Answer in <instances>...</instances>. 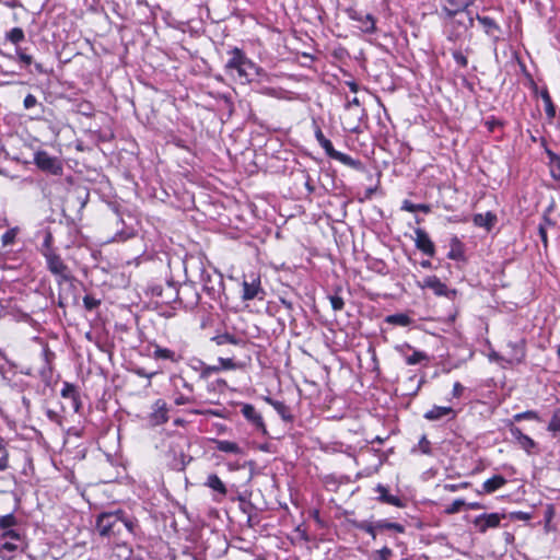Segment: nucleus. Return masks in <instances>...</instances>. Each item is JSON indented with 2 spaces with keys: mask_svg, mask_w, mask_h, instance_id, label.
I'll return each mask as SVG.
<instances>
[{
  "mask_svg": "<svg viewBox=\"0 0 560 560\" xmlns=\"http://www.w3.org/2000/svg\"><path fill=\"white\" fill-rule=\"evenodd\" d=\"M228 54L230 58L224 66L225 73L241 84H248L255 77L262 75L264 70L250 60L241 48L233 47Z\"/></svg>",
  "mask_w": 560,
  "mask_h": 560,
  "instance_id": "obj_1",
  "label": "nucleus"
},
{
  "mask_svg": "<svg viewBox=\"0 0 560 560\" xmlns=\"http://www.w3.org/2000/svg\"><path fill=\"white\" fill-rule=\"evenodd\" d=\"M18 518L13 513L0 516V556L4 558L7 553H14L24 547V538L19 529Z\"/></svg>",
  "mask_w": 560,
  "mask_h": 560,
  "instance_id": "obj_2",
  "label": "nucleus"
},
{
  "mask_svg": "<svg viewBox=\"0 0 560 560\" xmlns=\"http://www.w3.org/2000/svg\"><path fill=\"white\" fill-rule=\"evenodd\" d=\"M96 529L103 537H117L124 530L132 533L133 523L124 518V512L118 510L116 512H104L98 515L96 520Z\"/></svg>",
  "mask_w": 560,
  "mask_h": 560,
  "instance_id": "obj_3",
  "label": "nucleus"
},
{
  "mask_svg": "<svg viewBox=\"0 0 560 560\" xmlns=\"http://www.w3.org/2000/svg\"><path fill=\"white\" fill-rule=\"evenodd\" d=\"M315 138L319 145L325 150V153L330 158L334 159L347 166H350L352 168H360L361 162L358 160L352 159L350 155L342 153L340 151L335 150L332 143L330 140H328L322 129L319 127L315 130Z\"/></svg>",
  "mask_w": 560,
  "mask_h": 560,
  "instance_id": "obj_4",
  "label": "nucleus"
},
{
  "mask_svg": "<svg viewBox=\"0 0 560 560\" xmlns=\"http://www.w3.org/2000/svg\"><path fill=\"white\" fill-rule=\"evenodd\" d=\"M47 261L48 270L56 277L57 283L61 285L65 282H71L72 276L68 266L63 262L61 257L52 252L44 254Z\"/></svg>",
  "mask_w": 560,
  "mask_h": 560,
  "instance_id": "obj_5",
  "label": "nucleus"
},
{
  "mask_svg": "<svg viewBox=\"0 0 560 560\" xmlns=\"http://www.w3.org/2000/svg\"><path fill=\"white\" fill-rule=\"evenodd\" d=\"M202 289L211 300L218 301L224 293L223 276L218 272H203L201 276Z\"/></svg>",
  "mask_w": 560,
  "mask_h": 560,
  "instance_id": "obj_6",
  "label": "nucleus"
},
{
  "mask_svg": "<svg viewBox=\"0 0 560 560\" xmlns=\"http://www.w3.org/2000/svg\"><path fill=\"white\" fill-rule=\"evenodd\" d=\"M180 289L174 283L166 282L165 284H156L151 288L152 296L156 298L158 304L171 305L175 302H180L179 299Z\"/></svg>",
  "mask_w": 560,
  "mask_h": 560,
  "instance_id": "obj_7",
  "label": "nucleus"
},
{
  "mask_svg": "<svg viewBox=\"0 0 560 560\" xmlns=\"http://www.w3.org/2000/svg\"><path fill=\"white\" fill-rule=\"evenodd\" d=\"M348 18L357 22V27L364 33L373 34L376 31L375 18L370 13H363L355 8H348L346 10Z\"/></svg>",
  "mask_w": 560,
  "mask_h": 560,
  "instance_id": "obj_8",
  "label": "nucleus"
},
{
  "mask_svg": "<svg viewBox=\"0 0 560 560\" xmlns=\"http://www.w3.org/2000/svg\"><path fill=\"white\" fill-rule=\"evenodd\" d=\"M34 162L36 166L44 172H47L52 175L62 174L61 162L57 158L49 155L46 151L36 152L34 156Z\"/></svg>",
  "mask_w": 560,
  "mask_h": 560,
  "instance_id": "obj_9",
  "label": "nucleus"
},
{
  "mask_svg": "<svg viewBox=\"0 0 560 560\" xmlns=\"http://www.w3.org/2000/svg\"><path fill=\"white\" fill-rule=\"evenodd\" d=\"M265 295V291L261 287L260 277L255 276L254 273L250 276H245L243 280V294L242 299L244 301H250L254 299L262 300Z\"/></svg>",
  "mask_w": 560,
  "mask_h": 560,
  "instance_id": "obj_10",
  "label": "nucleus"
},
{
  "mask_svg": "<svg viewBox=\"0 0 560 560\" xmlns=\"http://www.w3.org/2000/svg\"><path fill=\"white\" fill-rule=\"evenodd\" d=\"M241 413L243 417L252 424V427L260 432L261 434H267V428L264 422L261 413L255 408V406L250 404H242L241 405Z\"/></svg>",
  "mask_w": 560,
  "mask_h": 560,
  "instance_id": "obj_11",
  "label": "nucleus"
},
{
  "mask_svg": "<svg viewBox=\"0 0 560 560\" xmlns=\"http://www.w3.org/2000/svg\"><path fill=\"white\" fill-rule=\"evenodd\" d=\"M148 420L152 427L161 425L168 421V408L163 399H158L153 402Z\"/></svg>",
  "mask_w": 560,
  "mask_h": 560,
  "instance_id": "obj_12",
  "label": "nucleus"
},
{
  "mask_svg": "<svg viewBox=\"0 0 560 560\" xmlns=\"http://www.w3.org/2000/svg\"><path fill=\"white\" fill-rule=\"evenodd\" d=\"M421 287L431 289L438 296L452 298L456 293L454 290H450L436 276L425 277Z\"/></svg>",
  "mask_w": 560,
  "mask_h": 560,
  "instance_id": "obj_13",
  "label": "nucleus"
},
{
  "mask_svg": "<svg viewBox=\"0 0 560 560\" xmlns=\"http://www.w3.org/2000/svg\"><path fill=\"white\" fill-rule=\"evenodd\" d=\"M415 234L416 247L423 254L428 255L429 257H433L435 255V246L431 241L429 234L423 229L420 228L415 230Z\"/></svg>",
  "mask_w": 560,
  "mask_h": 560,
  "instance_id": "obj_14",
  "label": "nucleus"
},
{
  "mask_svg": "<svg viewBox=\"0 0 560 560\" xmlns=\"http://www.w3.org/2000/svg\"><path fill=\"white\" fill-rule=\"evenodd\" d=\"M501 516L498 513L481 514L474 520V525L479 533H486L489 528L500 525Z\"/></svg>",
  "mask_w": 560,
  "mask_h": 560,
  "instance_id": "obj_15",
  "label": "nucleus"
},
{
  "mask_svg": "<svg viewBox=\"0 0 560 560\" xmlns=\"http://www.w3.org/2000/svg\"><path fill=\"white\" fill-rule=\"evenodd\" d=\"M477 21L482 25L485 33L490 36L495 44L500 39L501 27L499 24L489 16H482L477 14Z\"/></svg>",
  "mask_w": 560,
  "mask_h": 560,
  "instance_id": "obj_16",
  "label": "nucleus"
},
{
  "mask_svg": "<svg viewBox=\"0 0 560 560\" xmlns=\"http://www.w3.org/2000/svg\"><path fill=\"white\" fill-rule=\"evenodd\" d=\"M374 491L378 493L377 500L382 503H386L389 505H394L396 508H404L405 502L397 495H393L388 493V489L383 486L382 483H378Z\"/></svg>",
  "mask_w": 560,
  "mask_h": 560,
  "instance_id": "obj_17",
  "label": "nucleus"
},
{
  "mask_svg": "<svg viewBox=\"0 0 560 560\" xmlns=\"http://www.w3.org/2000/svg\"><path fill=\"white\" fill-rule=\"evenodd\" d=\"M510 433L527 453H529L532 448L536 447V442L528 435L524 434L522 430L513 423L510 424Z\"/></svg>",
  "mask_w": 560,
  "mask_h": 560,
  "instance_id": "obj_18",
  "label": "nucleus"
},
{
  "mask_svg": "<svg viewBox=\"0 0 560 560\" xmlns=\"http://www.w3.org/2000/svg\"><path fill=\"white\" fill-rule=\"evenodd\" d=\"M152 355L155 360H168L173 363H177L183 359V357L180 354L176 353L175 351H173L168 348H163L159 345L154 346Z\"/></svg>",
  "mask_w": 560,
  "mask_h": 560,
  "instance_id": "obj_19",
  "label": "nucleus"
},
{
  "mask_svg": "<svg viewBox=\"0 0 560 560\" xmlns=\"http://www.w3.org/2000/svg\"><path fill=\"white\" fill-rule=\"evenodd\" d=\"M472 222L476 226L485 228L487 231H491L497 223V215L491 211L487 213H477L472 218Z\"/></svg>",
  "mask_w": 560,
  "mask_h": 560,
  "instance_id": "obj_20",
  "label": "nucleus"
},
{
  "mask_svg": "<svg viewBox=\"0 0 560 560\" xmlns=\"http://www.w3.org/2000/svg\"><path fill=\"white\" fill-rule=\"evenodd\" d=\"M447 416H455V411L451 407L434 406L424 413V418L429 421H436Z\"/></svg>",
  "mask_w": 560,
  "mask_h": 560,
  "instance_id": "obj_21",
  "label": "nucleus"
},
{
  "mask_svg": "<svg viewBox=\"0 0 560 560\" xmlns=\"http://www.w3.org/2000/svg\"><path fill=\"white\" fill-rule=\"evenodd\" d=\"M450 7H443L442 12L448 19H454L457 14L467 11L468 7L472 4V0L464 2L462 4H456L454 0H446Z\"/></svg>",
  "mask_w": 560,
  "mask_h": 560,
  "instance_id": "obj_22",
  "label": "nucleus"
},
{
  "mask_svg": "<svg viewBox=\"0 0 560 560\" xmlns=\"http://www.w3.org/2000/svg\"><path fill=\"white\" fill-rule=\"evenodd\" d=\"M205 486L212 489L218 495H220V498L225 497L228 493L226 486L215 474H210L207 477Z\"/></svg>",
  "mask_w": 560,
  "mask_h": 560,
  "instance_id": "obj_23",
  "label": "nucleus"
},
{
  "mask_svg": "<svg viewBox=\"0 0 560 560\" xmlns=\"http://www.w3.org/2000/svg\"><path fill=\"white\" fill-rule=\"evenodd\" d=\"M61 396L71 400L72 408L78 411L80 408V397L77 387L73 384L65 383L61 389Z\"/></svg>",
  "mask_w": 560,
  "mask_h": 560,
  "instance_id": "obj_24",
  "label": "nucleus"
},
{
  "mask_svg": "<svg viewBox=\"0 0 560 560\" xmlns=\"http://www.w3.org/2000/svg\"><path fill=\"white\" fill-rule=\"evenodd\" d=\"M451 249L447 254V257L453 260H464L465 259V248L462 241L454 236L451 238L450 243Z\"/></svg>",
  "mask_w": 560,
  "mask_h": 560,
  "instance_id": "obj_25",
  "label": "nucleus"
},
{
  "mask_svg": "<svg viewBox=\"0 0 560 560\" xmlns=\"http://www.w3.org/2000/svg\"><path fill=\"white\" fill-rule=\"evenodd\" d=\"M506 483V479L501 475H495L487 479L482 483V491L486 493H492L503 487Z\"/></svg>",
  "mask_w": 560,
  "mask_h": 560,
  "instance_id": "obj_26",
  "label": "nucleus"
},
{
  "mask_svg": "<svg viewBox=\"0 0 560 560\" xmlns=\"http://www.w3.org/2000/svg\"><path fill=\"white\" fill-rule=\"evenodd\" d=\"M211 341L215 342L217 346H223L226 343L242 346L245 343L242 338H238L235 335L229 332L217 335L211 338Z\"/></svg>",
  "mask_w": 560,
  "mask_h": 560,
  "instance_id": "obj_27",
  "label": "nucleus"
},
{
  "mask_svg": "<svg viewBox=\"0 0 560 560\" xmlns=\"http://www.w3.org/2000/svg\"><path fill=\"white\" fill-rule=\"evenodd\" d=\"M266 401L275 408L284 421H292L293 416L291 415L290 408L283 401L273 400L269 397L266 398Z\"/></svg>",
  "mask_w": 560,
  "mask_h": 560,
  "instance_id": "obj_28",
  "label": "nucleus"
},
{
  "mask_svg": "<svg viewBox=\"0 0 560 560\" xmlns=\"http://www.w3.org/2000/svg\"><path fill=\"white\" fill-rule=\"evenodd\" d=\"M214 443H215V448L220 452L235 454V455L242 454V448L235 442L228 441V440H217Z\"/></svg>",
  "mask_w": 560,
  "mask_h": 560,
  "instance_id": "obj_29",
  "label": "nucleus"
},
{
  "mask_svg": "<svg viewBox=\"0 0 560 560\" xmlns=\"http://www.w3.org/2000/svg\"><path fill=\"white\" fill-rule=\"evenodd\" d=\"M385 322L390 325L406 327L412 323V319L407 314L397 313L386 316Z\"/></svg>",
  "mask_w": 560,
  "mask_h": 560,
  "instance_id": "obj_30",
  "label": "nucleus"
},
{
  "mask_svg": "<svg viewBox=\"0 0 560 560\" xmlns=\"http://www.w3.org/2000/svg\"><path fill=\"white\" fill-rule=\"evenodd\" d=\"M540 97L545 104V112H546V115L548 116V118H553L556 116V107L552 103V100H551V96L548 92L547 89H544L541 92H540Z\"/></svg>",
  "mask_w": 560,
  "mask_h": 560,
  "instance_id": "obj_31",
  "label": "nucleus"
},
{
  "mask_svg": "<svg viewBox=\"0 0 560 560\" xmlns=\"http://www.w3.org/2000/svg\"><path fill=\"white\" fill-rule=\"evenodd\" d=\"M375 523L378 530H394L400 534L405 532V527L399 523L389 522L387 520H380Z\"/></svg>",
  "mask_w": 560,
  "mask_h": 560,
  "instance_id": "obj_32",
  "label": "nucleus"
},
{
  "mask_svg": "<svg viewBox=\"0 0 560 560\" xmlns=\"http://www.w3.org/2000/svg\"><path fill=\"white\" fill-rule=\"evenodd\" d=\"M401 209L406 210L408 212H417V211H421V212H424V213L430 212V206L429 205H425V203H412L409 200H405L404 201V203L401 206Z\"/></svg>",
  "mask_w": 560,
  "mask_h": 560,
  "instance_id": "obj_33",
  "label": "nucleus"
},
{
  "mask_svg": "<svg viewBox=\"0 0 560 560\" xmlns=\"http://www.w3.org/2000/svg\"><path fill=\"white\" fill-rule=\"evenodd\" d=\"M429 357L425 352L413 350L411 355H406V363L408 365H416L421 363L422 361H428Z\"/></svg>",
  "mask_w": 560,
  "mask_h": 560,
  "instance_id": "obj_34",
  "label": "nucleus"
},
{
  "mask_svg": "<svg viewBox=\"0 0 560 560\" xmlns=\"http://www.w3.org/2000/svg\"><path fill=\"white\" fill-rule=\"evenodd\" d=\"M5 38L14 45H18L25 38L24 31L21 27H14L5 34Z\"/></svg>",
  "mask_w": 560,
  "mask_h": 560,
  "instance_id": "obj_35",
  "label": "nucleus"
},
{
  "mask_svg": "<svg viewBox=\"0 0 560 560\" xmlns=\"http://www.w3.org/2000/svg\"><path fill=\"white\" fill-rule=\"evenodd\" d=\"M523 420L539 421L540 417H539L538 412L535 411V410H527V411L520 412V413H516V415L513 416V421L514 422H520V421H523Z\"/></svg>",
  "mask_w": 560,
  "mask_h": 560,
  "instance_id": "obj_36",
  "label": "nucleus"
},
{
  "mask_svg": "<svg viewBox=\"0 0 560 560\" xmlns=\"http://www.w3.org/2000/svg\"><path fill=\"white\" fill-rule=\"evenodd\" d=\"M9 466V453L5 447V442L0 438V471H3Z\"/></svg>",
  "mask_w": 560,
  "mask_h": 560,
  "instance_id": "obj_37",
  "label": "nucleus"
},
{
  "mask_svg": "<svg viewBox=\"0 0 560 560\" xmlns=\"http://www.w3.org/2000/svg\"><path fill=\"white\" fill-rule=\"evenodd\" d=\"M355 527L358 529L363 530L366 534H369L373 539H375L376 532L378 530L376 527V523H371V522H365V521L355 524Z\"/></svg>",
  "mask_w": 560,
  "mask_h": 560,
  "instance_id": "obj_38",
  "label": "nucleus"
},
{
  "mask_svg": "<svg viewBox=\"0 0 560 560\" xmlns=\"http://www.w3.org/2000/svg\"><path fill=\"white\" fill-rule=\"evenodd\" d=\"M420 451L422 454L431 455L432 448H431V442L428 440L427 435L423 434L419 442L418 446L412 450V452Z\"/></svg>",
  "mask_w": 560,
  "mask_h": 560,
  "instance_id": "obj_39",
  "label": "nucleus"
},
{
  "mask_svg": "<svg viewBox=\"0 0 560 560\" xmlns=\"http://www.w3.org/2000/svg\"><path fill=\"white\" fill-rule=\"evenodd\" d=\"M16 234H18V228H13V229L8 230L1 236L2 246L5 247V246H9V245H12L14 243V241H15Z\"/></svg>",
  "mask_w": 560,
  "mask_h": 560,
  "instance_id": "obj_40",
  "label": "nucleus"
},
{
  "mask_svg": "<svg viewBox=\"0 0 560 560\" xmlns=\"http://www.w3.org/2000/svg\"><path fill=\"white\" fill-rule=\"evenodd\" d=\"M392 557L393 550L388 547H383L374 552L373 560H389Z\"/></svg>",
  "mask_w": 560,
  "mask_h": 560,
  "instance_id": "obj_41",
  "label": "nucleus"
},
{
  "mask_svg": "<svg viewBox=\"0 0 560 560\" xmlns=\"http://www.w3.org/2000/svg\"><path fill=\"white\" fill-rule=\"evenodd\" d=\"M465 505V501L462 500V499H456L452 502V504H450L448 506H446L445 509V513L447 514H455L457 512L460 511V509Z\"/></svg>",
  "mask_w": 560,
  "mask_h": 560,
  "instance_id": "obj_42",
  "label": "nucleus"
},
{
  "mask_svg": "<svg viewBox=\"0 0 560 560\" xmlns=\"http://www.w3.org/2000/svg\"><path fill=\"white\" fill-rule=\"evenodd\" d=\"M16 56L19 60L25 66L28 67L33 63V57L31 55H27L23 49L18 48L16 49Z\"/></svg>",
  "mask_w": 560,
  "mask_h": 560,
  "instance_id": "obj_43",
  "label": "nucleus"
},
{
  "mask_svg": "<svg viewBox=\"0 0 560 560\" xmlns=\"http://www.w3.org/2000/svg\"><path fill=\"white\" fill-rule=\"evenodd\" d=\"M83 304L88 311H92L98 306L100 301L92 295H85L83 298Z\"/></svg>",
  "mask_w": 560,
  "mask_h": 560,
  "instance_id": "obj_44",
  "label": "nucleus"
},
{
  "mask_svg": "<svg viewBox=\"0 0 560 560\" xmlns=\"http://www.w3.org/2000/svg\"><path fill=\"white\" fill-rule=\"evenodd\" d=\"M452 56H453V59L455 60V62L458 66H460L463 68L467 67L468 59H467L466 56H464V54L462 51L455 50V51L452 52Z\"/></svg>",
  "mask_w": 560,
  "mask_h": 560,
  "instance_id": "obj_45",
  "label": "nucleus"
},
{
  "mask_svg": "<svg viewBox=\"0 0 560 560\" xmlns=\"http://www.w3.org/2000/svg\"><path fill=\"white\" fill-rule=\"evenodd\" d=\"M330 304L334 311H341L345 306L343 299L339 295H331L330 298Z\"/></svg>",
  "mask_w": 560,
  "mask_h": 560,
  "instance_id": "obj_46",
  "label": "nucleus"
},
{
  "mask_svg": "<svg viewBox=\"0 0 560 560\" xmlns=\"http://www.w3.org/2000/svg\"><path fill=\"white\" fill-rule=\"evenodd\" d=\"M219 363H220L219 366L221 368V370H233L236 366L233 359H231V358H219Z\"/></svg>",
  "mask_w": 560,
  "mask_h": 560,
  "instance_id": "obj_47",
  "label": "nucleus"
},
{
  "mask_svg": "<svg viewBox=\"0 0 560 560\" xmlns=\"http://www.w3.org/2000/svg\"><path fill=\"white\" fill-rule=\"evenodd\" d=\"M23 105L26 109L33 108L37 105V98L33 94H27L23 101Z\"/></svg>",
  "mask_w": 560,
  "mask_h": 560,
  "instance_id": "obj_48",
  "label": "nucleus"
},
{
  "mask_svg": "<svg viewBox=\"0 0 560 560\" xmlns=\"http://www.w3.org/2000/svg\"><path fill=\"white\" fill-rule=\"evenodd\" d=\"M220 370H221V368L218 365H207L202 369L201 376L208 377L209 375H211L213 373H218Z\"/></svg>",
  "mask_w": 560,
  "mask_h": 560,
  "instance_id": "obj_49",
  "label": "nucleus"
},
{
  "mask_svg": "<svg viewBox=\"0 0 560 560\" xmlns=\"http://www.w3.org/2000/svg\"><path fill=\"white\" fill-rule=\"evenodd\" d=\"M538 234L539 237L544 244V247L547 248L548 246V236H547V230L545 224H539L538 226Z\"/></svg>",
  "mask_w": 560,
  "mask_h": 560,
  "instance_id": "obj_50",
  "label": "nucleus"
},
{
  "mask_svg": "<svg viewBox=\"0 0 560 560\" xmlns=\"http://www.w3.org/2000/svg\"><path fill=\"white\" fill-rule=\"evenodd\" d=\"M190 402H192V398L184 396V395H178L175 398V405H177V406H182V405H186V404H190Z\"/></svg>",
  "mask_w": 560,
  "mask_h": 560,
  "instance_id": "obj_51",
  "label": "nucleus"
},
{
  "mask_svg": "<svg viewBox=\"0 0 560 560\" xmlns=\"http://www.w3.org/2000/svg\"><path fill=\"white\" fill-rule=\"evenodd\" d=\"M465 12H466L467 16H466V20H465L466 23H463V28L464 30H468L469 27L474 26L475 19H474V16L470 14V12L468 10L465 11Z\"/></svg>",
  "mask_w": 560,
  "mask_h": 560,
  "instance_id": "obj_52",
  "label": "nucleus"
},
{
  "mask_svg": "<svg viewBox=\"0 0 560 560\" xmlns=\"http://www.w3.org/2000/svg\"><path fill=\"white\" fill-rule=\"evenodd\" d=\"M463 392H464V386L460 383L456 382L453 386V396L458 398L462 396Z\"/></svg>",
  "mask_w": 560,
  "mask_h": 560,
  "instance_id": "obj_53",
  "label": "nucleus"
},
{
  "mask_svg": "<svg viewBox=\"0 0 560 560\" xmlns=\"http://www.w3.org/2000/svg\"><path fill=\"white\" fill-rule=\"evenodd\" d=\"M467 487V483H462V485H453V483H447L444 486V489L446 491H450V492H455L457 491L459 488H466Z\"/></svg>",
  "mask_w": 560,
  "mask_h": 560,
  "instance_id": "obj_54",
  "label": "nucleus"
},
{
  "mask_svg": "<svg viewBox=\"0 0 560 560\" xmlns=\"http://www.w3.org/2000/svg\"><path fill=\"white\" fill-rule=\"evenodd\" d=\"M136 373H137L139 376H141V377H145V378H148V380H151L153 376H155V375H156V372H147V371H145V370H143V369H138V370L136 371Z\"/></svg>",
  "mask_w": 560,
  "mask_h": 560,
  "instance_id": "obj_55",
  "label": "nucleus"
},
{
  "mask_svg": "<svg viewBox=\"0 0 560 560\" xmlns=\"http://www.w3.org/2000/svg\"><path fill=\"white\" fill-rule=\"evenodd\" d=\"M46 416L49 420L55 421V422H58L60 419L59 415L51 409L46 410Z\"/></svg>",
  "mask_w": 560,
  "mask_h": 560,
  "instance_id": "obj_56",
  "label": "nucleus"
},
{
  "mask_svg": "<svg viewBox=\"0 0 560 560\" xmlns=\"http://www.w3.org/2000/svg\"><path fill=\"white\" fill-rule=\"evenodd\" d=\"M548 155L550 158V164L551 166H555V165H560V156L555 154L553 152L551 151H548Z\"/></svg>",
  "mask_w": 560,
  "mask_h": 560,
  "instance_id": "obj_57",
  "label": "nucleus"
},
{
  "mask_svg": "<svg viewBox=\"0 0 560 560\" xmlns=\"http://www.w3.org/2000/svg\"><path fill=\"white\" fill-rule=\"evenodd\" d=\"M280 303L288 310V311H292L293 310V303L284 298H280Z\"/></svg>",
  "mask_w": 560,
  "mask_h": 560,
  "instance_id": "obj_58",
  "label": "nucleus"
},
{
  "mask_svg": "<svg viewBox=\"0 0 560 560\" xmlns=\"http://www.w3.org/2000/svg\"><path fill=\"white\" fill-rule=\"evenodd\" d=\"M352 106H360V101L358 97H353L351 101H348L346 104V108L350 109Z\"/></svg>",
  "mask_w": 560,
  "mask_h": 560,
  "instance_id": "obj_59",
  "label": "nucleus"
},
{
  "mask_svg": "<svg viewBox=\"0 0 560 560\" xmlns=\"http://www.w3.org/2000/svg\"><path fill=\"white\" fill-rule=\"evenodd\" d=\"M551 175L555 178H560V165L551 166Z\"/></svg>",
  "mask_w": 560,
  "mask_h": 560,
  "instance_id": "obj_60",
  "label": "nucleus"
},
{
  "mask_svg": "<svg viewBox=\"0 0 560 560\" xmlns=\"http://www.w3.org/2000/svg\"><path fill=\"white\" fill-rule=\"evenodd\" d=\"M540 224H545L547 230L549 226H553L555 223L550 220V218L547 214H545L542 218V222Z\"/></svg>",
  "mask_w": 560,
  "mask_h": 560,
  "instance_id": "obj_61",
  "label": "nucleus"
},
{
  "mask_svg": "<svg viewBox=\"0 0 560 560\" xmlns=\"http://www.w3.org/2000/svg\"><path fill=\"white\" fill-rule=\"evenodd\" d=\"M347 85L349 86L350 91L353 93H357L359 90V86L354 81L347 82Z\"/></svg>",
  "mask_w": 560,
  "mask_h": 560,
  "instance_id": "obj_62",
  "label": "nucleus"
},
{
  "mask_svg": "<svg viewBox=\"0 0 560 560\" xmlns=\"http://www.w3.org/2000/svg\"><path fill=\"white\" fill-rule=\"evenodd\" d=\"M183 386H184V388H186L188 392H192V390H194L192 385H191V384H189L188 382H186L185 380H184Z\"/></svg>",
  "mask_w": 560,
  "mask_h": 560,
  "instance_id": "obj_63",
  "label": "nucleus"
},
{
  "mask_svg": "<svg viewBox=\"0 0 560 560\" xmlns=\"http://www.w3.org/2000/svg\"><path fill=\"white\" fill-rule=\"evenodd\" d=\"M421 266H422L423 268H430V267H431V262H430L429 260H423V261L421 262Z\"/></svg>",
  "mask_w": 560,
  "mask_h": 560,
  "instance_id": "obj_64",
  "label": "nucleus"
}]
</instances>
